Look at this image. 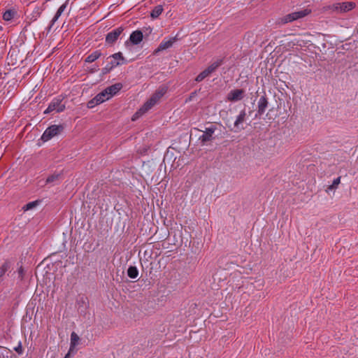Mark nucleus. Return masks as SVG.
Returning <instances> with one entry per match:
<instances>
[{
  "instance_id": "obj_39",
  "label": "nucleus",
  "mask_w": 358,
  "mask_h": 358,
  "mask_svg": "<svg viewBox=\"0 0 358 358\" xmlns=\"http://www.w3.org/2000/svg\"><path fill=\"white\" fill-rule=\"evenodd\" d=\"M97 69H98V66H96V67H93V70L92 71V72L96 71Z\"/></svg>"
},
{
  "instance_id": "obj_22",
  "label": "nucleus",
  "mask_w": 358,
  "mask_h": 358,
  "mask_svg": "<svg viewBox=\"0 0 358 358\" xmlns=\"http://www.w3.org/2000/svg\"><path fill=\"white\" fill-rule=\"evenodd\" d=\"M163 10V7L161 5L154 7L150 13V17L153 19L157 18L162 14Z\"/></svg>"
},
{
  "instance_id": "obj_32",
  "label": "nucleus",
  "mask_w": 358,
  "mask_h": 358,
  "mask_svg": "<svg viewBox=\"0 0 358 358\" xmlns=\"http://www.w3.org/2000/svg\"><path fill=\"white\" fill-rule=\"evenodd\" d=\"M15 352H17L19 355H22L23 352V348L21 343L20 342L17 347L14 348Z\"/></svg>"
},
{
  "instance_id": "obj_11",
  "label": "nucleus",
  "mask_w": 358,
  "mask_h": 358,
  "mask_svg": "<svg viewBox=\"0 0 358 358\" xmlns=\"http://www.w3.org/2000/svg\"><path fill=\"white\" fill-rule=\"evenodd\" d=\"M176 40V37H172L168 40L164 39L159 45L158 48L155 50V54L171 48Z\"/></svg>"
},
{
  "instance_id": "obj_38",
  "label": "nucleus",
  "mask_w": 358,
  "mask_h": 358,
  "mask_svg": "<svg viewBox=\"0 0 358 358\" xmlns=\"http://www.w3.org/2000/svg\"><path fill=\"white\" fill-rule=\"evenodd\" d=\"M97 69H98V66H96V67H93V70L92 71V72L96 71Z\"/></svg>"
},
{
  "instance_id": "obj_19",
  "label": "nucleus",
  "mask_w": 358,
  "mask_h": 358,
  "mask_svg": "<svg viewBox=\"0 0 358 358\" xmlns=\"http://www.w3.org/2000/svg\"><path fill=\"white\" fill-rule=\"evenodd\" d=\"M16 15L17 11L15 9H9L3 13V19L6 21H10L13 19Z\"/></svg>"
},
{
  "instance_id": "obj_8",
  "label": "nucleus",
  "mask_w": 358,
  "mask_h": 358,
  "mask_svg": "<svg viewBox=\"0 0 358 358\" xmlns=\"http://www.w3.org/2000/svg\"><path fill=\"white\" fill-rule=\"evenodd\" d=\"M268 105V99L266 95L262 96L257 102V112L256 117L262 115L267 108Z\"/></svg>"
},
{
  "instance_id": "obj_4",
  "label": "nucleus",
  "mask_w": 358,
  "mask_h": 358,
  "mask_svg": "<svg viewBox=\"0 0 358 358\" xmlns=\"http://www.w3.org/2000/svg\"><path fill=\"white\" fill-rule=\"evenodd\" d=\"M65 105L62 103V99L59 97L54 98L49 103L48 108L45 110L44 113L48 114L53 111L60 113L64 110Z\"/></svg>"
},
{
  "instance_id": "obj_2",
  "label": "nucleus",
  "mask_w": 358,
  "mask_h": 358,
  "mask_svg": "<svg viewBox=\"0 0 358 358\" xmlns=\"http://www.w3.org/2000/svg\"><path fill=\"white\" fill-rule=\"evenodd\" d=\"M64 130V126L62 124H53L48 127L43 132L41 140L44 142L48 141L53 137L60 134Z\"/></svg>"
},
{
  "instance_id": "obj_34",
  "label": "nucleus",
  "mask_w": 358,
  "mask_h": 358,
  "mask_svg": "<svg viewBox=\"0 0 358 358\" xmlns=\"http://www.w3.org/2000/svg\"><path fill=\"white\" fill-rule=\"evenodd\" d=\"M31 308H33V310H32V313L34 311V303L33 301H31L28 303L27 306V311H26V313H29V310Z\"/></svg>"
},
{
  "instance_id": "obj_28",
  "label": "nucleus",
  "mask_w": 358,
  "mask_h": 358,
  "mask_svg": "<svg viewBox=\"0 0 358 358\" xmlns=\"http://www.w3.org/2000/svg\"><path fill=\"white\" fill-rule=\"evenodd\" d=\"M222 64H223V59H218L216 61L213 62L210 65H209V66L215 71Z\"/></svg>"
},
{
  "instance_id": "obj_17",
  "label": "nucleus",
  "mask_w": 358,
  "mask_h": 358,
  "mask_svg": "<svg viewBox=\"0 0 358 358\" xmlns=\"http://www.w3.org/2000/svg\"><path fill=\"white\" fill-rule=\"evenodd\" d=\"M122 87V85L121 83H115L107 88L106 90L108 92L110 97L116 94Z\"/></svg>"
},
{
  "instance_id": "obj_12",
  "label": "nucleus",
  "mask_w": 358,
  "mask_h": 358,
  "mask_svg": "<svg viewBox=\"0 0 358 358\" xmlns=\"http://www.w3.org/2000/svg\"><path fill=\"white\" fill-rule=\"evenodd\" d=\"M76 304L78 307V311L83 312L88 305V299L87 296L85 295H78L76 298Z\"/></svg>"
},
{
  "instance_id": "obj_15",
  "label": "nucleus",
  "mask_w": 358,
  "mask_h": 358,
  "mask_svg": "<svg viewBox=\"0 0 358 358\" xmlns=\"http://www.w3.org/2000/svg\"><path fill=\"white\" fill-rule=\"evenodd\" d=\"M246 113L245 110H242L239 115L237 116L236 121L234 122V127L236 131L241 129L240 125L242 124L245 119Z\"/></svg>"
},
{
  "instance_id": "obj_16",
  "label": "nucleus",
  "mask_w": 358,
  "mask_h": 358,
  "mask_svg": "<svg viewBox=\"0 0 358 358\" xmlns=\"http://www.w3.org/2000/svg\"><path fill=\"white\" fill-rule=\"evenodd\" d=\"M68 4V1H66L65 3H64L57 10L56 14L55 15L54 17L51 20L50 26H53V24L57 21L59 17L61 16L62 13L66 10Z\"/></svg>"
},
{
  "instance_id": "obj_24",
  "label": "nucleus",
  "mask_w": 358,
  "mask_h": 358,
  "mask_svg": "<svg viewBox=\"0 0 358 358\" xmlns=\"http://www.w3.org/2000/svg\"><path fill=\"white\" fill-rule=\"evenodd\" d=\"M127 275L130 278H136L138 275V270L136 266H130L127 269Z\"/></svg>"
},
{
  "instance_id": "obj_27",
  "label": "nucleus",
  "mask_w": 358,
  "mask_h": 358,
  "mask_svg": "<svg viewBox=\"0 0 358 358\" xmlns=\"http://www.w3.org/2000/svg\"><path fill=\"white\" fill-rule=\"evenodd\" d=\"M341 182V177H338L336 178H335L332 182V184L331 185H329L328 187V190H333V189H336L338 187V185L340 184Z\"/></svg>"
},
{
  "instance_id": "obj_3",
  "label": "nucleus",
  "mask_w": 358,
  "mask_h": 358,
  "mask_svg": "<svg viewBox=\"0 0 358 358\" xmlns=\"http://www.w3.org/2000/svg\"><path fill=\"white\" fill-rule=\"evenodd\" d=\"M310 13V10L304 9L299 11L294 12L286 15L285 16L280 18V22L282 24H286L288 22H293L298 19L302 18L308 15Z\"/></svg>"
},
{
  "instance_id": "obj_20",
  "label": "nucleus",
  "mask_w": 358,
  "mask_h": 358,
  "mask_svg": "<svg viewBox=\"0 0 358 358\" xmlns=\"http://www.w3.org/2000/svg\"><path fill=\"white\" fill-rule=\"evenodd\" d=\"M60 173H54L52 175L49 176L45 181V184H56L61 178Z\"/></svg>"
},
{
  "instance_id": "obj_33",
  "label": "nucleus",
  "mask_w": 358,
  "mask_h": 358,
  "mask_svg": "<svg viewBox=\"0 0 358 358\" xmlns=\"http://www.w3.org/2000/svg\"><path fill=\"white\" fill-rule=\"evenodd\" d=\"M18 277L20 279V280H23V278H24V268H22V266H20L19 268H18Z\"/></svg>"
},
{
  "instance_id": "obj_21",
  "label": "nucleus",
  "mask_w": 358,
  "mask_h": 358,
  "mask_svg": "<svg viewBox=\"0 0 358 358\" xmlns=\"http://www.w3.org/2000/svg\"><path fill=\"white\" fill-rule=\"evenodd\" d=\"M10 265L8 262H3L0 266V281L3 280V278L6 273L10 269Z\"/></svg>"
},
{
  "instance_id": "obj_36",
  "label": "nucleus",
  "mask_w": 358,
  "mask_h": 358,
  "mask_svg": "<svg viewBox=\"0 0 358 358\" xmlns=\"http://www.w3.org/2000/svg\"><path fill=\"white\" fill-rule=\"evenodd\" d=\"M206 70L207 71V72L209 75H210L212 73L215 71L213 69H211V67H210L209 66L206 69Z\"/></svg>"
},
{
  "instance_id": "obj_1",
  "label": "nucleus",
  "mask_w": 358,
  "mask_h": 358,
  "mask_svg": "<svg viewBox=\"0 0 358 358\" xmlns=\"http://www.w3.org/2000/svg\"><path fill=\"white\" fill-rule=\"evenodd\" d=\"M166 93L164 88L156 91L152 96L141 107V108L133 115L132 120H136L138 117L150 110Z\"/></svg>"
},
{
  "instance_id": "obj_37",
  "label": "nucleus",
  "mask_w": 358,
  "mask_h": 358,
  "mask_svg": "<svg viewBox=\"0 0 358 358\" xmlns=\"http://www.w3.org/2000/svg\"><path fill=\"white\" fill-rule=\"evenodd\" d=\"M71 352V351L69 350V352L65 355V357L64 358H69Z\"/></svg>"
},
{
  "instance_id": "obj_13",
  "label": "nucleus",
  "mask_w": 358,
  "mask_h": 358,
  "mask_svg": "<svg viewBox=\"0 0 358 358\" xmlns=\"http://www.w3.org/2000/svg\"><path fill=\"white\" fill-rule=\"evenodd\" d=\"M110 97L107 90L105 89L100 93H99L92 100L96 104H100L106 100H108Z\"/></svg>"
},
{
  "instance_id": "obj_26",
  "label": "nucleus",
  "mask_w": 358,
  "mask_h": 358,
  "mask_svg": "<svg viewBox=\"0 0 358 358\" xmlns=\"http://www.w3.org/2000/svg\"><path fill=\"white\" fill-rule=\"evenodd\" d=\"M210 76L207 71L205 69L203 71H201L195 78V80L198 83L201 82L203 80H204L206 77Z\"/></svg>"
},
{
  "instance_id": "obj_40",
  "label": "nucleus",
  "mask_w": 358,
  "mask_h": 358,
  "mask_svg": "<svg viewBox=\"0 0 358 358\" xmlns=\"http://www.w3.org/2000/svg\"><path fill=\"white\" fill-rule=\"evenodd\" d=\"M38 312V308H37L36 313H37Z\"/></svg>"
},
{
  "instance_id": "obj_9",
  "label": "nucleus",
  "mask_w": 358,
  "mask_h": 358,
  "mask_svg": "<svg viewBox=\"0 0 358 358\" xmlns=\"http://www.w3.org/2000/svg\"><path fill=\"white\" fill-rule=\"evenodd\" d=\"M244 90L242 89H236L230 91L227 94V100L235 102L241 100L243 98Z\"/></svg>"
},
{
  "instance_id": "obj_5",
  "label": "nucleus",
  "mask_w": 358,
  "mask_h": 358,
  "mask_svg": "<svg viewBox=\"0 0 358 358\" xmlns=\"http://www.w3.org/2000/svg\"><path fill=\"white\" fill-rule=\"evenodd\" d=\"M356 6V3L352 1H345L342 3H335L331 6H329V9L333 10L339 11L341 13H346L352 9Z\"/></svg>"
},
{
  "instance_id": "obj_7",
  "label": "nucleus",
  "mask_w": 358,
  "mask_h": 358,
  "mask_svg": "<svg viewBox=\"0 0 358 358\" xmlns=\"http://www.w3.org/2000/svg\"><path fill=\"white\" fill-rule=\"evenodd\" d=\"M123 31L124 27H119L108 33L106 36V43L113 45L118 39L119 36L123 32Z\"/></svg>"
},
{
  "instance_id": "obj_25",
  "label": "nucleus",
  "mask_w": 358,
  "mask_h": 358,
  "mask_svg": "<svg viewBox=\"0 0 358 358\" xmlns=\"http://www.w3.org/2000/svg\"><path fill=\"white\" fill-rule=\"evenodd\" d=\"M13 357V352L6 348L0 346V358H9Z\"/></svg>"
},
{
  "instance_id": "obj_14",
  "label": "nucleus",
  "mask_w": 358,
  "mask_h": 358,
  "mask_svg": "<svg viewBox=\"0 0 358 358\" xmlns=\"http://www.w3.org/2000/svg\"><path fill=\"white\" fill-rule=\"evenodd\" d=\"M143 38V32L141 30H136L131 34L129 36V41L133 44L138 45L142 41Z\"/></svg>"
},
{
  "instance_id": "obj_23",
  "label": "nucleus",
  "mask_w": 358,
  "mask_h": 358,
  "mask_svg": "<svg viewBox=\"0 0 358 358\" xmlns=\"http://www.w3.org/2000/svg\"><path fill=\"white\" fill-rule=\"evenodd\" d=\"M80 340L79 336L74 331L71 333V344H70V351H72L76 345L78 344V341Z\"/></svg>"
},
{
  "instance_id": "obj_30",
  "label": "nucleus",
  "mask_w": 358,
  "mask_h": 358,
  "mask_svg": "<svg viewBox=\"0 0 358 358\" xmlns=\"http://www.w3.org/2000/svg\"><path fill=\"white\" fill-rule=\"evenodd\" d=\"M114 67H112L110 62L106 64V66L102 69L103 73L106 74L109 73Z\"/></svg>"
},
{
  "instance_id": "obj_6",
  "label": "nucleus",
  "mask_w": 358,
  "mask_h": 358,
  "mask_svg": "<svg viewBox=\"0 0 358 358\" xmlns=\"http://www.w3.org/2000/svg\"><path fill=\"white\" fill-rule=\"evenodd\" d=\"M216 130L215 126L206 128V130L203 132L202 135L199 137L198 141L201 145H206L208 142L211 141L214 137L213 134Z\"/></svg>"
},
{
  "instance_id": "obj_31",
  "label": "nucleus",
  "mask_w": 358,
  "mask_h": 358,
  "mask_svg": "<svg viewBox=\"0 0 358 358\" xmlns=\"http://www.w3.org/2000/svg\"><path fill=\"white\" fill-rule=\"evenodd\" d=\"M114 67H112L110 62L106 64V66L102 69L103 73L106 74L109 73Z\"/></svg>"
},
{
  "instance_id": "obj_18",
  "label": "nucleus",
  "mask_w": 358,
  "mask_h": 358,
  "mask_svg": "<svg viewBox=\"0 0 358 358\" xmlns=\"http://www.w3.org/2000/svg\"><path fill=\"white\" fill-rule=\"evenodd\" d=\"M101 56V52L100 50L94 51L92 53L89 55L85 59V62L87 63H92L99 59Z\"/></svg>"
},
{
  "instance_id": "obj_35",
  "label": "nucleus",
  "mask_w": 358,
  "mask_h": 358,
  "mask_svg": "<svg viewBox=\"0 0 358 358\" xmlns=\"http://www.w3.org/2000/svg\"><path fill=\"white\" fill-rule=\"evenodd\" d=\"M32 315H25L23 317L22 320H24V321H27V320H31L32 319Z\"/></svg>"
},
{
  "instance_id": "obj_10",
  "label": "nucleus",
  "mask_w": 358,
  "mask_h": 358,
  "mask_svg": "<svg viewBox=\"0 0 358 358\" xmlns=\"http://www.w3.org/2000/svg\"><path fill=\"white\" fill-rule=\"evenodd\" d=\"M108 59H110V63L111 64L112 67H116L125 63V59L120 52L109 56Z\"/></svg>"
},
{
  "instance_id": "obj_29",
  "label": "nucleus",
  "mask_w": 358,
  "mask_h": 358,
  "mask_svg": "<svg viewBox=\"0 0 358 358\" xmlns=\"http://www.w3.org/2000/svg\"><path fill=\"white\" fill-rule=\"evenodd\" d=\"M37 205V201H32L27 203L24 207L23 209L24 210H29L34 208Z\"/></svg>"
},
{
  "instance_id": "obj_41",
  "label": "nucleus",
  "mask_w": 358,
  "mask_h": 358,
  "mask_svg": "<svg viewBox=\"0 0 358 358\" xmlns=\"http://www.w3.org/2000/svg\"><path fill=\"white\" fill-rule=\"evenodd\" d=\"M2 30V27L0 26V31Z\"/></svg>"
}]
</instances>
